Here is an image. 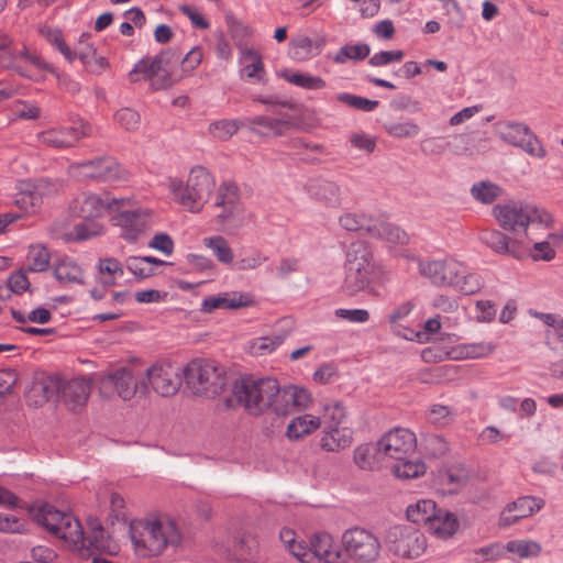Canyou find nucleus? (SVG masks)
<instances>
[{
  "mask_svg": "<svg viewBox=\"0 0 563 563\" xmlns=\"http://www.w3.org/2000/svg\"><path fill=\"white\" fill-rule=\"evenodd\" d=\"M308 194L316 199L332 208L342 206V192L340 186L329 179L312 178L306 185Z\"/></svg>",
  "mask_w": 563,
  "mask_h": 563,
  "instance_id": "20",
  "label": "nucleus"
},
{
  "mask_svg": "<svg viewBox=\"0 0 563 563\" xmlns=\"http://www.w3.org/2000/svg\"><path fill=\"white\" fill-rule=\"evenodd\" d=\"M244 128H249L251 132L260 134H268L274 132L275 134H283L284 130L289 125L286 120L275 119L266 115H258L253 118H243Z\"/></svg>",
  "mask_w": 563,
  "mask_h": 563,
  "instance_id": "29",
  "label": "nucleus"
},
{
  "mask_svg": "<svg viewBox=\"0 0 563 563\" xmlns=\"http://www.w3.org/2000/svg\"><path fill=\"white\" fill-rule=\"evenodd\" d=\"M369 53L371 47L366 43H360L355 45L346 44L338 51L333 57V60L336 64H344L347 60L360 62L367 58Z\"/></svg>",
  "mask_w": 563,
  "mask_h": 563,
  "instance_id": "39",
  "label": "nucleus"
},
{
  "mask_svg": "<svg viewBox=\"0 0 563 563\" xmlns=\"http://www.w3.org/2000/svg\"><path fill=\"white\" fill-rule=\"evenodd\" d=\"M73 125L67 128L51 129L38 134V140L54 148L65 150L75 146L82 137L91 134V126L81 118L71 120Z\"/></svg>",
  "mask_w": 563,
  "mask_h": 563,
  "instance_id": "11",
  "label": "nucleus"
},
{
  "mask_svg": "<svg viewBox=\"0 0 563 563\" xmlns=\"http://www.w3.org/2000/svg\"><path fill=\"white\" fill-rule=\"evenodd\" d=\"M27 260L30 262L29 271L31 272H44L49 265V254L43 246L31 247Z\"/></svg>",
  "mask_w": 563,
  "mask_h": 563,
  "instance_id": "50",
  "label": "nucleus"
},
{
  "mask_svg": "<svg viewBox=\"0 0 563 563\" xmlns=\"http://www.w3.org/2000/svg\"><path fill=\"white\" fill-rule=\"evenodd\" d=\"M184 380L194 395H219L227 385L223 367L216 361L198 358L188 363L184 369Z\"/></svg>",
  "mask_w": 563,
  "mask_h": 563,
  "instance_id": "3",
  "label": "nucleus"
},
{
  "mask_svg": "<svg viewBox=\"0 0 563 563\" xmlns=\"http://www.w3.org/2000/svg\"><path fill=\"white\" fill-rule=\"evenodd\" d=\"M203 245L213 252V255L220 263L227 265L233 263V252L222 235L205 238Z\"/></svg>",
  "mask_w": 563,
  "mask_h": 563,
  "instance_id": "40",
  "label": "nucleus"
},
{
  "mask_svg": "<svg viewBox=\"0 0 563 563\" xmlns=\"http://www.w3.org/2000/svg\"><path fill=\"white\" fill-rule=\"evenodd\" d=\"M335 98L338 101L364 112H372L379 106V101L377 100H372L362 96H356L347 92H340L335 96Z\"/></svg>",
  "mask_w": 563,
  "mask_h": 563,
  "instance_id": "44",
  "label": "nucleus"
},
{
  "mask_svg": "<svg viewBox=\"0 0 563 563\" xmlns=\"http://www.w3.org/2000/svg\"><path fill=\"white\" fill-rule=\"evenodd\" d=\"M321 426L320 418L303 415L292 419L287 426L286 435L290 440H299Z\"/></svg>",
  "mask_w": 563,
  "mask_h": 563,
  "instance_id": "32",
  "label": "nucleus"
},
{
  "mask_svg": "<svg viewBox=\"0 0 563 563\" xmlns=\"http://www.w3.org/2000/svg\"><path fill=\"white\" fill-rule=\"evenodd\" d=\"M420 273L437 286H454L463 265L453 260L430 261L420 264Z\"/></svg>",
  "mask_w": 563,
  "mask_h": 563,
  "instance_id": "16",
  "label": "nucleus"
},
{
  "mask_svg": "<svg viewBox=\"0 0 563 563\" xmlns=\"http://www.w3.org/2000/svg\"><path fill=\"white\" fill-rule=\"evenodd\" d=\"M295 58L306 59L312 55V40L308 36H300L291 42Z\"/></svg>",
  "mask_w": 563,
  "mask_h": 563,
  "instance_id": "61",
  "label": "nucleus"
},
{
  "mask_svg": "<svg viewBox=\"0 0 563 563\" xmlns=\"http://www.w3.org/2000/svg\"><path fill=\"white\" fill-rule=\"evenodd\" d=\"M54 277L58 282L70 284H84L82 269L70 258H63L54 265Z\"/></svg>",
  "mask_w": 563,
  "mask_h": 563,
  "instance_id": "33",
  "label": "nucleus"
},
{
  "mask_svg": "<svg viewBox=\"0 0 563 563\" xmlns=\"http://www.w3.org/2000/svg\"><path fill=\"white\" fill-rule=\"evenodd\" d=\"M380 455L383 453L378 450V442L365 443L354 450V462L362 470H372Z\"/></svg>",
  "mask_w": 563,
  "mask_h": 563,
  "instance_id": "38",
  "label": "nucleus"
},
{
  "mask_svg": "<svg viewBox=\"0 0 563 563\" xmlns=\"http://www.w3.org/2000/svg\"><path fill=\"white\" fill-rule=\"evenodd\" d=\"M148 246L151 249L157 250L163 254L169 256L174 252V241L172 236L164 232L156 233L152 240L148 242Z\"/></svg>",
  "mask_w": 563,
  "mask_h": 563,
  "instance_id": "58",
  "label": "nucleus"
},
{
  "mask_svg": "<svg viewBox=\"0 0 563 563\" xmlns=\"http://www.w3.org/2000/svg\"><path fill=\"white\" fill-rule=\"evenodd\" d=\"M345 264L365 267L367 271L375 272V262L372 249L365 241L352 242L345 254Z\"/></svg>",
  "mask_w": 563,
  "mask_h": 563,
  "instance_id": "27",
  "label": "nucleus"
},
{
  "mask_svg": "<svg viewBox=\"0 0 563 563\" xmlns=\"http://www.w3.org/2000/svg\"><path fill=\"white\" fill-rule=\"evenodd\" d=\"M64 402L71 411H77L87 401L90 394V382L86 378H74L60 387Z\"/></svg>",
  "mask_w": 563,
  "mask_h": 563,
  "instance_id": "22",
  "label": "nucleus"
},
{
  "mask_svg": "<svg viewBox=\"0 0 563 563\" xmlns=\"http://www.w3.org/2000/svg\"><path fill=\"white\" fill-rule=\"evenodd\" d=\"M257 542L250 534H243L234 543V552L240 560L247 561L253 558Z\"/></svg>",
  "mask_w": 563,
  "mask_h": 563,
  "instance_id": "53",
  "label": "nucleus"
},
{
  "mask_svg": "<svg viewBox=\"0 0 563 563\" xmlns=\"http://www.w3.org/2000/svg\"><path fill=\"white\" fill-rule=\"evenodd\" d=\"M78 175L84 178L102 181L118 180L123 175V168L112 156H102L75 165Z\"/></svg>",
  "mask_w": 563,
  "mask_h": 563,
  "instance_id": "13",
  "label": "nucleus"
},
{
  "mask_svg": "<svg viewBox=\"0 0 563 563\" xmlns=\"http://www.w3.org/2000/svg\"><path fill=\"white\" fill-rule=\"evenodd\" d=\"M144 533L140 536L131 528V541L135 552L143 556H157L168 547H178L181 542V534L174 520L169 518H157L146 522Z\"/></svg>",
  "mask_w": 563,
  "mask_h": 563,
  "instance_id": "2",
  "label": "nucleus"
},
{
  "mask_svg": "<svg viewBox=\"0 0 563 563\" xmlns=\"http://www.w3.org/2000/svg\"><path fill=\"white\" fill-rule=\"evenodd\" d=\"M30 514L31 516L33 517V519L38 523L41 525L42 527H44L47 531H49V528L54 523H59V519L58 518H55V516H53L51 512L52 511H59L58 509H56L53 505L51 504H43L38 507H31L30 508Z\"/></svg>",
  "mask_w": 563,
  "mask_h": 563,
  "instance_id": "48",
  "label": "nucleus"
},
{
  "mask_svg": "<svg viewBox=\"0 0 563 563\" xmlns=\"http://www.w3.org/2000/svg\"><path fill=\"white\" fill-rule=\"evenodd\" d=\"M367 234L372 238L396 244H406L409 241V236L404 230L393 223L384 221L372 222V225H367Z\"/></svg>",
  "mask_w": 563,
  "mask_h": 563,
  "instance_id": "28",
  "label": "nucleus"
},
{
  "mask_svg": "<svg viewBox=\"0 0 563 563\" xmlns=\"http://www.w3.org/2000/svg\"><path fill=\"white\" fill-rule=\"evenodd\" d=\"M214 186L213 176L205 167L195 166L190 170L185 191L180 194L179 203L191 212H199L208 201Z\"/></svg>",
  "mask_w": 563,
  "mask_h": 563,
  "instance_id": "7",
  "label": "nucleus"
},
{
  "mask_svg": "<svg viewBox=\"0 0 563 563\" xmlns=\"http://www.w3.org/2000/svg\"><path fill=\"white\" fill-rule=\"evenodd\" d=\"M482 287L481 278L476 274H468L463 266V273L459 274L453 288L457 289L464 295H473Z\"/></svg>",
  "mask_w": 563,
  "mask_h": 563,
  "instance_id": "47",
  "label": "nucleus"
},
{
  "mask_svg": "<svg viewBox=\"0 0 563 563\" xmlns=\"http://www.w3.org/2000/svg\"><path fill=\"white\" fill-rule=\"evenodd\" d=\"M335 316L355 323H364L369 319V312L366 309H336Z\"/></svg>",
  "mask_w": 563,
  "mask_h": 563,
  "instance_id": "63",
  "label": "nucleus"
},
{
  "mask_svg": "<svg viewBox=\"0 0 563 563\" xmlns=\"http://www.w3.org/2000/svg\"><path fill=\"white\" fill-rule=\"evenodd\" d=\"M266 261L267 257L262 252L253 250L250 254L241 257L235 263V266L239 271H250L260 267Z\"/></svg>",
  "mask_w": 563,
  "mask_h": 563,
  "instance_id": "57",
  "label": "nucleus"
},
{
  "mask_svg": "<svg viewBox=\"0 0 563 563\" xmlns=\"http://www.w3.org/2000/svg\"><path fill=\"white\" fill-rule=\"evenodd\" d=\"M232 395L219 401L227 410L243 407L250 415L260 416L271 409L276 416H286L291 409H305L311 401L309 391L294 385L280 387L272 377L242 376L232 384Z\"/></svg>",
  "mask_w": 563,
  "mask_h": 563,
  "instance_id": "1",
  "label": "nucleus"
},
{
  "mask_svg": "<svg viewBox=\"0 0 563 563\" xmlns=\"http://www.w3.org/2000/svg\"><path fill=\"white\" fill-rule=\"evenodd\" d=\"M8 288L10 292L21 295L29 290L30 282L24 272L18 271L13 273L8 279Z\"/></svg>",
  "mask_w": 563,
  "mask_h": 563,
  "instance_id": "62",
  "label": "nucleus"
},
{
  "mask_svg": "<svg viewBox=\"0 0 563 563\" xmlns=\"http://www.w3.org/2000/svg\"><path fill=\"white\" fill-rule=\"evenodd\" d=\"M241 128H244L243 119H223L210 123V133L219 140L225 141L234 135Z\"/></svg>",
  "mask_w": 563,
  "mask_h": 563,
  "instance_id": "41",
  "label": "nucleus"
},
{
  "mask_svg": "<svg viewBox=\"0 0 563 563\" xmlns=\"http://www.w3.org/2000/svg\"><path fill=\"white\" fill-rule=\"evenodd\" d=\"M493 214L498 224L506 231L512 232L517 238L520 232L527 235L529 224L547 223L549 216L530 205L506 203L496 205Z\"/></svg>",
  "mask_w": 563,
  "mask_h": 563,
  "instance_id": "4",
  "label": "nucleus"
},
{
  "mask_svg": "<svg viewBox=\"0 0 563 563\" xmlns=\"http://www.w3.org/2000/svg\"><path fill=\"white\" fill-rule=\"evenodd\" d=\"M103 384L112 385L119 396L124 400H130L137 391L141 394L147 391V384L145 382L137 383L131 369L126 367L117 368L108 374L103 378Z\"/></svg>",
  "mask_w": 563,
  "mask_h": 563,
  "instance_id": "18",
  "label": "nucleus"
},
{
  "mask_svg": "<svg viewBox=\"0 0 563 563\" xmlns=\"http://www.w3.org/2000/svg\"><path fill=\"white\" fill-rule=\"evenodd\" d=\"M125 202L123 198L112 197L109 192L102 196L92 192H81L69 206L74 217L90 220L101 217L106 211L119 210Z\"/></svg>",
  "mask_w": 563,
  "mask_h": 563,
  "instance_id": "8",
  "label": "nucleus"
},
{
  "mask_svg": "<svg viewBox=\"0 0 563 563\" xmlns=\"http://www.w3.org/2000/svg\"><path fill=\"white\" fill-rule=\"evenodd\" d=\"M352 430L346 427L325 426L320 445L328 452H339L351 445Z\"/></svg>",
  "mask_w": 563,
  "mask_h": 563,
  "instance_id": "25",
  "label": "nucleus"
},
{
  "mask_svg": "<svg viewBox=\"0 0 563 563\" xmlns=\"http://www.w3.org/2000/svg\"><path fill=\"white\" fill-rule=\"evenodd\" d=\"M460 530L456 515L443 508H438L435 516L428 525V531L437 539L446 541Z\"/></svg>",
  "mask_w": 563,
  "mask_h": 563,
  "instance_id": "21",
  "label": "nucleus"
},
{
  "mask_svg": "<svg viewBox=\"0 0 563 563\" xmlns=\"http://www.w3.org/2000/svg\"><path fill=\"white\" fill-rule=\"evenodd\" d=\"M126 268L139 279H144L154 275V269L145 267L141 256H130L126 260Z\"/></svg>",
  "mask_w": 563,
  "mask_h": 563,
  "instance_id": "60",
  "label": "nucleus"
},
{
  "mask_svg": "<svg viewBox=\"0 0 563 563\" xmlns=\"http://www.w3.org/2000/svg\"><path fill=\"white\" fill-rule=\"evenodd\" d=\"M306 553L308 563H346V555L334 545L332 537L327 532L312 536Z\"/></svg>",
  "mask_w": 563,
  "mask_h": 563,
  "instance_id": "15",
  "label": "nucleus"
},
{
  "mask_svg": "<svg viewBox=\"0 0 563 563\" xmlns=\"http://www.w3.org/2000/svg\"><path fill=\"white\" fill-rule=\"evenodd\" d=\"M343 554L357 563H373L379 556L380 543L376 536L364 528L347 529L342 536Z\"/></svg>",
  "mask_w": 563,
  "mask_h": 563,
  "instance_id": "5",
  "label": "nucleus"
},
{
  "mask_svg": "<svg viewBox=\"0 0 563 563\" xmlns=\"http://www.w3.org/2000/svg\"><path fill=\"white\" fill-rule=\"evenodd\" d=\"M374 272L367 271L365 267H356L355 265L345 264V277L342 290L347 296L365 290L372 283Z\"/></svg>",
  "mask_w": 563,
  "mask_h": 563,
  "instance_id": "23",
  "label": "nucleus"
},
{
  "mask_svg": "<svg viewBox=\"0 0 563 563\" xmlns=\"http://www.w3.org/2000/svg\"><path fill=\"white\" fill-rule=\"evenodd\" d=\"M51 514L59 519V523L51 526L52 534L74 545H85V532L80 522L73 515L63 511H52Z\"/></svg>",
  "mask_w": 563,
  "mask_h": 563,
  "instance_id": "19",
  "label": "nucleus"
},
{
  "mask_svg": "<svg viewBox=\"0 0 563 563\" xmlns=\"http://www.w3.org/2000/svg\"><path fill=\"white\" fill-rule=\"evenodd\" d=\"M544 500L534 496H522L507 506L508 511L517 510L519 517L532 516L544 506Z\"/></svg>",
  "mask_w": 563,
  "mask_h": 563,
  "instance_id": "43",
  "label": "nucleus"
},
{
  "mask_svg": "<svg viewBox=\"0 0 563 563\" xmlns=\"http://www.w3.org/2000/svg\"><path fill=\"white\" fill-rule=\"evenodd\" d=\"M114 120L126 131H135L141 123L140 114L131 108H122L114 114Z\"/></svg>",
  "mask_w": 563,
  "mask_h": 563,
  "instance_id": "51",
  "label": "nucleus"
},
{
  "mask_svg": "<svg viewBox=\"0 0 563 563\" xmlns=\"http://www.w3.org/2000/svg\"><path fill=\"white\" fill-rule=\"evenodd\" d=\"M251 303L252 300L246 295L233 292L232 297L229 298L228 294H223L205 298L201 303V311L211 313L217 309H238Z\"/></svg>",
  "mask_w": 563,
  "mask_h": 563,
  "instance_id": "26",
  "label": "nucleus"
},
{
  "mask_svg": "<svg viewBox=\"0 0 563 563\" xmlns=\"http://www.w3.org/2000/svg\"><path fill=\"white\" fill-rule=\"evenodd\" d=\"M339 223L346 231L365 230L367 232V225H372V220L364 214L347 212L339 218Z\"/></svg>",
  "mask_w": 563,
  "mask_h": 563,
  "instance_id": "49",
  "label": "nucleus"
},
{
  "mask_svg": "<svg viewBox=\"0 0 563 563\" xmlns=\"http://www.w3.org/2000/svg\"><path fill=\"white\" fill-rule=\"evenodd\" d=\"M416 448L415 433L405 428H395L385 433L378 441V450H380L383 456L395 461L412 457Z\"/></svg>",
  "mask_w": 563,
  "mask_h": 563,
  "instance_id": "10",
  "label": "nucleus"
},
{
  "mask_svg": "<svg viewBox=\"0 0 563 563\" xmlns=\"http://www.w3.org/2000/svg\"><path fill=\"white\" fill-rule=\"evenodd\" d=\"M479 240L493 252L522 260L529 255V244L520 238H509L496 229H484L479 232Z\"/></svg>",
  "mask_w": 563,
  "mask_h": 563,
  "instance_id": "12",
  "label": "nucleus"
},
{
  "mask_svg": "<svg viewBox=\"0 0 563 563\" xmlns=\"http://www.w3.org/2000/svg\"><path fill=\"white\" fill-rule=\"evenodd\" d=\"M498 130L501 140L508 144L521 148L531 156L545 157V148L527 124L511 121L500 122Z\"/></svg>",
  "mask_w": 563,
  "mask_h": 563,
  "instance_id": "9",
  "label": "nucleus"
},
{
  "mask_svg": "<svg viewBox=\"0 0 563 563\" xmlns=\"http://www.w3.org/2000/svg\"><path fill=\"white\" fill-rule=\"evenodd\" d=\"M386 133L393 137H415L419 134L420 128L412 121L389 122L384 124Z\"/></svg>",
  "mask_w": 563,
  "mask_h": 563,
  "instance_id": "46",
  "label": "nucleus"
},
{
  "mask_svg": "<svg viewBox=\"0 0 563 563\" xmlns=\"http://www.w3.org/2000/svg\"><path fill=\"white\" fill-rule=\"evenodd\" d=\"M404 57L405 53L401 49L380 51L369 57L368 64L373 67H382L393 63H399Z\"/></svg>",
  "mask_w": 563,
  "mask_h": 563,
  "instance_id": "52",
  "label": "nucleus"
},
{
  "mask_svg": "<svg viewBox=\"0 0 563 563\" xmlns=\"http://www.w3.org/2000/svg\"><path fill=\"white\" fill-rule=\"evenodd\" d=\"M240 203L239 188L234 183H223L219 186L214 206L223 208L218 216L221 222L231 218Z\"/></svg>",
  "mask_w": 563,
  "mask_h": 563,
  "instance_id": "24",
  "label": "nucleus"
},
{
  "mask_svg": "<svg viewBox=\"0 0 563 563\" xmlns=\"http://www.w3.org/2000/svg\"><path fill=\"white\" fill-rule=\"evenodd\" d=\"M89 525V533L85 537V545L88 550L98 551V552H111V538L107 536L104 529L98 519H90L88 521Z\"/></svg>",
  "mask_w": 563,
  "mask_h": 563,
  "instance_id": "30",
  "label": "nucleus"
},
{
  "mask_svg": "<svg viewBox=\"0 0 563 563\" xmlns=\"http://www.w3.org/2000/svg\"><path fill=\"white\" fill-rule=\"evenodd\" d=\"M15 205L23 211H34L42 203V192L40 185L22 184L20 191L15 196Z\"/></svg>",
  "mask_w": 563,
  "mask_h": 563,
  "instance_id": "35",
  "label": "nucleus"
},
{
  "mask_svg": "<svg viewBox=\"0 0 563 563\" xmlns=\"http://www.w3.org/2000/svg\"><path fill=\"white\" fill-rule=\"evenodd\" d=\"M279 76L289 84L307 90H319L325 87V81L321 77L294 71L291 69L282 70Z\"/></svg>",
  "mask_w": 563,
  "mask_h": 563,
  "instance_id": "34",
  "label": "nucleus"
},
{
  "mask_svg": "<svg viewBox=\"0 0 563 563\" xmlns=\"http://www.w3.org/2000/svg\"><path fill=\"white\" fill-rule=\"evenodd\" d=\"M441 483L452 486L450 493H454L467 483V475L463 471L448 470L441 474Z\"/></svg>",
  "mask_w": 563,
  "mask_h": 563,
  "instance_id": "59",
  "label": "nucleus"
},
{
  "mask_svg": "<svg viewBox=\"0 0 563 563\" xmlns=\"http://www.w3.org/2000/svg\"><path fill=\"white\" fill-rule=\"evenodd\" d=\"M506 550L517 554L521 559L538 556L541 553V545L531 540H511L507 542Z\"/></svg>",
  "mask_w": 563,
  "mask_h": 563,
  "instance_id": "45",
  "label": "nucleus"
},
{
  "mask_svg": "<svg viewBox=\"0 0 563 563\" xmlns=\"http://www.w3.org/2000/svg\"><path fill=\"white\" fill-rule=\"evenodd\" d=\"M146 384L163 397L173 396L181 385L178 369L170 364H156L146 371Z\"/></svg>",
  "mask_w": 563,
  "mask_h": 563,
  "instance_id": "14",
  "label": "nucleus"
},
{
  "mask_svg": "<svg viewBox=\"0 0 563 563\" xmlns=\"http://www.w3.org/2000/svg\"><path fill=\"white\" fill-rule=\"evenodd\" d=\"M446 150L454 155H467L471 153L472 139L468 134L461 133L453 136L452 141L445 143Z\"/></svg>",
  "mask_w": 563,
  "mask_h": 563,
  "instance_id": "55",
  "label": "nucleus"
},
{
  "mask_svg": "<svg viewBox=\"0 0 563 563\" xmlns=\"http://www.w3.org/2000/svg\"><path fill=\"white\" fill-rule=\"evenodd\" d=\"M438 510L437 504L431 499H420L407 507V519L413 523L429 525Z\"/></svg>",
  "mask_w": 563,
  "mask_h": 563,
  "instance_id": "31",
  "label": "nucleus"
},
{
  "mask_svg": "<svg viewBox=\"0 0 563 563\" xmlns=\"http://www.w3.org/2000/svg\"><path fill=\"white\" fill-rule=\"evenodd\" d=\"M387 542L389 551L402 559H416L427 549L423 532L409 525L391 527L387 533Z\"/></svg>",
  "mask_w": 563,
  "mask_h": 563,
  "instance_id": "6",
  "label": "nucleus"
},
{
  "mask_svg": "<svg viewBox=\"0 0 563 563\" xmlns=\"http://www.w3.org/2000/svg\"><path fill=\"white\" fill-rule=\"evenodd\" d=\"M503 188L489 180L475 183L471 188L472 197L484 205L493 203L503 195Z\"/></svg>",
  "mask_w": 563,
  "mask_h": 563,
  "instance_id": "36",
  "label": "nucleus"
},
{
  "mask_svg": "<svg viewBox=\"0 0 563 563\" xmlns=\"http://www.w3.org/2000/svg\"><path fill=\"white\" fill-rule=\"evenodd\" d=\"M324 419H328V426L340 427L345 417L346 411L340 401H333L324 405Z\"/></svg>",
  "mask_w": 563,
  "mask_h": 563,
  "instance_id": "56",
  "label": "nucleus"
},
{
  "mask_svg": "<svg viewBox=\"0 0 563 563\" xmlns=\"http://www.w3.org/2000/svg\"><path fill=\"white\" fill-rule=\"evenodd\" d=\"M148 219L150 211L141 208L120 211L113 217L114 224L122 228L121 236L129 242H135L147 229Z\"/></svg>",
  "mask_w": 563,
  "mask_h": 563,
  "instance_id": "17",
  "label": "nucleus"
},
{
  "mask_svg": "<svg viewBox=\"0 0 563 563\" xmlns=\"http://www.w3.org/2000/svg\"><path fill=\"white\" fill-rule=\"evenodd\" d=\"M391 470L396 477L409 479L424 474L426 465L423 462L412 461L411 457H407L405 460H397Z\"/></svg>",
  "mask_w": 563,
  "mask_h": 563,
  "instance_id": "42",
  "label": "nucleus"
},
{
  "mask_svg": "<svg viewBox=\"0 0 563 563\" xmlns=\"http://www.w3.org/2000/svg\"><path fill=\"white\" fill-rule=\"evenodd\" d=\"M533 253L531 252V249L529 247V255L534 261H545L549 262L554 258L555 251L551 247L549 242H537L533 245Z\"/></svg>",
  "mask_w": 563,
  "mask_h": 563,
  "instance_id": "64",
  "label": "nucleus"
},
{
  "mask_svg": "<svg viewBox=\"0 0 563 563\" xmlns=\"http://www.w3.org/2000/svg\"><path fill=\"white\" fill-rule=\"evenodd\" d=\"M162 57H144L140 59L132 70L129 73V79L131 82H136L139 80L137 75H143L144 79L150 80L153 76L159 74L162 71Z\"/></svg>",
  "mask_w": 563,
  "mask_h": 563,
  "instance_id": "37",
  "label": "nucleus"
},
{
  "mask_svg": "<svg viewBox=\"0 0 563 563\" xmlns=\"http://www.w3.org/2000/svg\"><path fill=\"white\" fill-rule=\"evenodd\" d=\"M428 419L435 426L444 427L453 421V413L448 406L433 405L429 410Z\"/></svg>",
  "mask_w": 563,
  "mask_h": 563,
  "instance_id": "54",
  "label": "nucleus"
}]
</instances>
